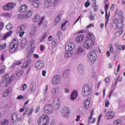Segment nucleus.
Instances as JSON below:
<instances>
[{
    "label": "nucleus",
    "instance_id": "20",
    "mask_svg": "<svg viewBox=\"0 0 125 125\" xmlns=\"http://www.w3.org/2000/svg\"><path fill=\"white\" fill-rule=\"evenodd\" d=\"M51 4H52V0H45L44 2V7L48 8L51 6Z\"/></svg>",
    "mask_w": 125,
    "mask_h": 125
},
{
    "label": "nucleus",
    "instance_id": "64",
    "mask_svg": "<svg viewBox=\"0 0 125 125\" xmlns=\"http://www.w3.org/2000/svg\"><path fill=\"white\" fill-rule=\"evenodd\" d=\"M76 118H77L75 119L76 122H79L81 120V115H77Z\"/></svg>",
    "mask_w": 125,
    "mask_h": 125
},
{
    "label": "nucleus",
    "instance_id": "16",
    "mask_svg": "<svg viewBox=\"0 0 125 125\" xmlns=\"http://www.w3.org/2000/svg\"><path fill=\"white\" fill-rule=\"evenodd\" d=\"M37 86V84H36V83L35 82H32L30 86L29 87V92L30 93H33L36 90V87Z\"/></svg>",
    "mask_w": 125,
    "mask_h": 125
},
{
    "label": "nucleus",
    "instance_id": "41",
    "mask_svg": "<svg viewBox=\"0 0 125 125\" xmlns=\"http://www.w3.org/2000/svg\"><path fill=\"white\" fill-rule=\"evenodd\" d=\"M124 23L122 22L118 23L116 24V27L117 29H124Z\"/></svg>",
    "mask_w": 125,
    "mask_h": 125
},
{
    "label": "nucleus",
    "instance_id": "33",
    "mask_svg": "<svg viewBox=\"0 0 125 125\" xmlns=\"http://www.w3.org/2000/svg\"><path fill=\"white\" fill-rule=\"evenodd\" d=\"M113 125H123V121L121 119H116L114 121Z\"/></svg>",
    "mask_w": 125,
    "mask_h": 125
},
{
    "label": "nucleus",
    "instance_id": "15",
    "mask_svg": "<svg viewBox=\"0 0 125 125\" xmlns=\"http://www.w3.org/2000/svg\"><path fill=\"white\" fill-rule=\"evenodd\" d=\"M36 32H37V26L34 25L31 27V30L29 33V37L33 39L34 36L36 35Z\"/></svg>",
    "mask_w": 125,
    "mask_h": 125
},
{
    "label": "nucleus",
    "instance_id": "56",
    "mask_svg": "<svg viewBox=\"0 0 125 125\" xmlns=\"http://www.w3.org/2000/svg\"><path fill=\"white\" fill-rule=\"evenodd\" d=\"M90 5V3L89 2V0H87V1L84 3V6L86 8Z\"/></svg>",
    "mask_w": 125,
    "mask_h": 125
},
{
    "label": "nucleus",
    "instance_id": "61",
    "mask_svg": "<svg viewBox=\"0 0 125 125\" xmlns=\"http://www.w3.org/2000/svg\"><path fill=\"white\" fill-rule=\"evenodd\" d=\"M4 26V23L2 21H0V31L3 29V26Z\"/></svg>",
    "mask_w": 125,
    "mask_h": 125
},
{
    "label": "nucleus",
    "instance_id": "31",
    "mask_svg": "<svg viewBox=\"0 0 125 125\" xmlns=\"http://www.w3.org/2000/svg\"><path fill=\"white\" fill-rule=\"evenodd\" d=\"M89 104H90V100L87 99L85 101L83 102L84 107L85 109H88L89 107Z\"/></svg>",
    "mask_w": 125,
    "mask_h": 125
},
{
    "label": "nucleus",
    "instance_id": "27",
    "mask_svg": "<svg viewBox=\"0 0 125 125\" xmlns=\"http://www.w3.org/2000/svg\"><path fill=\"white\" fill-rule=\"evenodd\" d=\"M83 40H84V36L83 35H79L77 37L76 39V42H83Z\"/></svg>",
    "mask_w": 125,
    "mask_h": 125
},
{
    "label": "nucleus",
    "instance_id": "6",
    "mask_svg": "<svg viewBox=\"0 0 125 125\" xmlns=\"http://www.w3.org/2000/svg\"><path fill=\"white\" fill-rule=\"evenodd\" d=\"M61 76L59 75L55 76L52 80V84L53 85H57L61 83Z\"/></svg>",
    "mask_w": 125,
    "mask_h": 125
},
{
    "label": "nucleus",
    "instance_id": "39",
    "mask_svg": "<svg viewBox=\"0 0 125 125\" xmlns=\"http://www.w3.org/2000/svg\"><path fill=\"white\" fill-rule=\"evenodd\" d=\"M70 75V72L69 69L65 70L63 73V78H68Z\"/></svg>",
    "mask_w": 125,
    "mask_h": 125
},
{
    "label": "nucleus",
    "instance_id": "11",
    "mask_svg": "<svg viewBox=\"0 0 125 125\" xmlns=\"http://www.w3.org/2000/svg\"><path fill=\"white\" fill-rule=\"evenodd\" d=\"M35 67L37 70H41L44 68V64L42 60L38 61L35 64Z\"/></svg>",
    "mask_w": 125,
    "mask_h": 125
},
{
    "label": "nucleus",
    "instance_id": "3",
    "mask_svg": "<svg viewBox=\"0 0 125 125\" xmlns=\"http://www.w3.org/2000/svg\"><path fill=\"white\" fill-rule=\"evenodd\" d=\"M12 81L11 77H9L8 74H4L2 77V83H6L5 86H8V85L11 83Z\"/></svg>",
    "mask_w": 125,
    "mask_h": 125
},
{
    "label": "nucleus",
    "instance_id": "42",
    "mask_svg": "<svg viewBox=\"0 0 125 125\" xmlns=\"http://www.w3.org/2000/svg\"><path fill=\"white\" fill-rule=\"evenodd\" d=\"M40 15H36L34 16V18L33 19V21L34 22H39V20H40Z\"/></svg>",
    "mask_w": 125,
    "mask_h": 125
},
{
    "label": "nucleus",
    "instance_id": "49",
    "mask_svg": "<svg viewBox=\"0 0 125 125\" xmlns=\"http://www.w3.org/2000/svg\"><path fill=\"white\" fill-rule=\"evenodd\" d=\"M55 104L57 107L56 109H59V107H60V104H61L60 100L58 99L57 101L56 102Z\"/></svg>",
    "mask_w": 125,
    "mask_h": 125
},
{
    "label": "nucleus",
    "instance_id": "18",
    "mask_svg": "<svg viewBox=\"0 0 125 125\" xmlns=\"http://www.w3.org/2000/svg\"><path fill=\"white\" fill-rule=\"evenodd\" d=\"M77 97H78V92L76 90H74L71 94L70 99L72 100V101H74V100L77 99Z\"/></svg>",
    "mask_w": 125,
    "mask_h": 125
},
{
    "label": "nucleus",
    "instance_id": "22",
    "mask_svg": "<svg viewBox=\"0 0 125 125\" xmlns=\"http://www.w3.org/2000/svg\"><path fill=\"white\" fill-rule=\"evenodd\" d=\"M73 55H74V52H73V51L66 50L64 57H65V58H68L69 57H72Z\"/></svg>",
    "mask_w": 125,
    "mask_h": 125
},
{
    "label": "nucleus",
    "instance_id": "35",
    "mask_svg": "<svg viewBox=\"0 0 125 125\" xmlns=\"http://www.w3.org/2000/svg\"><path fill=\"white\" fill-rule=\"evenodd\" d=\"M95 37L93 36V34L92 33H88L87 36V39L89 40V41L92 40L93 42H94V39Z\"/></svg>",
    "mask_w": 125,
    "mask_h": 125
},
{
    "label": "nucleus",
    "instance_id": "12",
    "mask_svg": "<svg viewBox=\"0 0 125 125\" xmlns=\"http://www.w3.org/2000/svg\"><path fill=\"white\" fill-rule=\"evenodd\" d=\"M30 2L34 8H38L41 5V0H31Z\"/></svg>",
    "mask_w": 125,
    "mask_h": 125
},
{
    "label": "nucleus",
    "instance_id": "13",
    "mask_svg": "<svg viewBox=\"0 0 125 125\" xmlns=\"http://www.w3.org/2000/svg\"><path fill=\"white\" fill-rule=\"evenodd\" d=\"M115 112L113 111H110L107 112L105 115V118L107 119V120H111V119H113L114 117H115Z\"/></svg>",
    "mask_w": 125,
    "mask_h": 125
},
{
    "label": "nucleus",
    "instance_id": "32",
    "mask_svg": "<svg viewBox=\"0 0 125 125\" xmlns=\"http://www.w3.org/2000/svg\"><path fill=\"white\" fill-rule=\"evenodd\" d=\"M11 92V88L10 87L8 88L4 92L3 96L4 97H7L8 95Z\"/></svg>",
    "mask_w": 125,
    "mask_h": 125
},
{
    "label": "nucleus",
    "instance_id": "43",
    "mask_svg": "<svg viewBox=\"0 0 125 125\" xmlns=\"http://www.w3.org/2000/svg\"><path fill=\"white\" fill-rule=\"evenodd\" d=\"M24 73V71L22 70H19V71H17L16 73V76L18 77V78H19V77H21V76H22L23 75V73Z\"/></svg>",
    "mask_w": 125,
    "mask_h": 125
},
{
    "label": "nucleus",
    "instance_id": "40",
    "mask_svg": "<svg viewBox=\"0 0 125 125\" xmlns=\"http://www.w3.org/2000/svg\"><path fill=\"white\" fill-rule=\"evenodd\" d=\"M90 20L91 21H94L95 20V15H93V12H91L89 14V17Z\"/></svg>",
    "mask_w": 125,
    "mask_h": 125
},
{
    "label": "nucleus",
    "instance_id": "28",
    "mask_svg": "<svg viewBox=\"0 0 125 125\" xmlns=\"http://www.w3.org/2000/svg\"><path fill=\"white\" fill-rule=\"evenodd\" d=\"M83 52H84V48L83 46H79L77 48L76 50L77 54H82Z\"/></svg>",
    "mask_w": 125,
    "mask_h": 125
},
{
    "label": "nucleus",
    "instance_id": "37",
    "mask_svg": "<svg viewBox=\"0 0 125 125\" xmlns=\"http://www.w3.org/2000/svg\"><path fill=\"white\" fill-rule=\"evenodd\" d=\"M62 16L61 14H59L56 17L55 21V24H56V25L60 22Z\"/></svg>",
    "mask_w": 125,
    "mask_h": 125
},
{
    "label": "nucleus",
    "instance_id": "8",
    "mask_svg": "<svg viewBox=\"0 0 125 125\" xmlns=\"http://www.w3.org/2000/svg\"><path fill=\"white\" fill-rule=\"evenodd\" d=\"M70 109L69 107H64L62 110V115L64 118H68L70 116Z\"/></svg>",
    "mask_w": 125,
    "mask_h": 125
},
{
    "label": "nucleus",
    "instance_id": "30",
    "mask_svg": "<svg viewBox=\"0 0 125 125\" xmlns=\"http://www.w3.org/2000/svg\"><path fill=\"white\" fill-rule=\"evenodd\" d=\"M20 12H25L26 10L28 9V7H27V5H22L20 8Z\"/></svg>",
    "mask_w": 125,
    "mask_h": 125
},
{
    "label": "nucleus",
    "instance_id": "17",
    "mask_svg": "<svg viewBox=\"0 0 125 125\" xmlns=\"http://www.w3.org/2000/svg\"><path fill=\"white\" fill-rule=\"evenodd\" d=\"M104 7L105 10V19H106V21L105 23V27H106L107 26V23L109 22V17H110V16H108V12H107V9L109 8V5L105 4Z\"/></svg>",
    "mask_w": 125,
    "mask_h": 125
},
{
    "label": "nucleus",
    "instance_id": "14",
    "mask_svg": "<svg viewBox=\"0 0 125 125\" xmlns=\"http://www.w3.org/2000/svg\"><path fill=\"white\" fill-rule=\"evenodd\" d=\"M75 44L73 43H68L65 45V50H69L72 51L75 49Z\"/></svg>",
    "mask_w": 125,
    "mask_h": 125
},
{
    "label": "nucleus",
    "instance_id": "62",
    "mask_svg": "<svg viewBox=\"0 0 125 125\" xmlns=\"http://www.w3.org/2000/svg\"><path fill=\"white\" fill-rule=\"evenodd\" d=\"M47 90H48V87L47 85H45V89L44 90V94H46L47 92Z\"/></svg>",
    "mask_w": 125,
    "mask_h": 125
},
{
    "label": "nucleus",
    "instance_id": "21",
    "mask_svg": "<svg viewBox=\"0 0 125 125\" xmlns=\"http://www.w3.org/2000/svg\"><path fill=\"white\" fill-rule=\"evenodd\" d=\"M32 62V60L31 59H27L26 62H25L22 66V69H26L28 66H30V64H31Z\"/></svg>",
    "mask_w": 125,
    "mask_h": 125
},
{
    "label": "nucleus",
    "instance_id": "5",
    "mask_svg": "<svg viewBox=\"0 0 125 125\" xmlns=\"http://www.w3.org/2000/svg\"><path fill=\"white\" fill-rule=\"evenodd\" d=\"M87 58L89 61L93 63V62L96 60V58H97V55H96L95 52L91 51L87 54Z\"/></svg>",
    "mask_w": 125,
    "mask_h": 125
},
{
    "label": "nucleus",
    "instance_id": "38",
    "mask_svg": "<svg viewBox=\"0 0 125 125\" xmlns=\"http://www.w3.org/2000/svg\"><path fill=\"white\" fill-rule=\"evenodd\" d=\"M12 31H10L9 32H7V33L5 34V35L3 36V40H5L6 39H7L8 37H10L11 35H12Z\"/></svg>",
    "mask_w": 125,
    "mask_h": 125
},
{
    "label": "nucleus",
    "instance_id": "54",
    "mask_svg": "<svg viewBox=\"0 0 125 125\" xmlns=\"http://www.w3.org/2000/svg\"><path fill=\"white\" fill-rule=\"evenodd\" d=\"M26 88H27V84H25L22 85L21 87V90H22V91H24V90H26Z\"/></svg>",
    "mask_w": 125,
    "mask_h": 125
},
{
    "label": "nucleus",
    "instance_id": "19",
    "mask_svg": "<svg viewBox=\"0 0 125 125\" xmlns=\"http://www.w3.org/2000/svg\"><path fill=\"white\" fill-rule=\"evenodd\" d=\"M18 119V113H13L11 116V123H16Z\"/></svg>",
    "mask_w": 125,
    "mask_h": 125
},
{
    "label": "nucleus",
    "instance_id": "2",
    "mask_svg": "<svg viewBox=\"0 0 125 125\" xmlns=\"http://www.w3.org/2000/svg\"><path fill=\"white\" fill-rule=\"evenodd\" d=\"M91 92V87L89 85H85L83 86L82 90V94L84 97H86L90 94Z\"/></svg>",
    "mask_w": 125,
    "mask_h": 125
},
{
    "label": "nucleus",
    "instance_id": "55",
    "mask_svg": "<svg viewBox=\"0 0 125 125\" xmlns=\"http://www.w3.org/2000/svg\"><path fill=\"white\" fill-rule=\"evenodd\" d=\"M118 49H119V50H125V45H123V46L122 45H118Z\"/></svg>",
    "mask_w": 125,
    "mask_h": 125
},
{
    "label": "nucleus",
    "instance_id": "51",
    "mask_svg": "<svg viewBox=\"0 0 125 125\" xmlns=\"http://www.w3.org/2000/svg\"><path fill=\"white\" fill-rule=\"evenodd\" d=\"M35 44V42L32 41L29 44L31 50H35V47L34 45Z\"/></svg>",
    "mask_w": 125,
    "mask_h": 125
},
{
    "label": "nucleus",
    "instance_id": "7",
    "mask_svg": "<svg viewBox=\"0 0 125 125\" xmlns=\"http://www.w3.org/2000/svg\"><path fill=\"white\" fill-rule=\"evenodd\" d=\"M18 48V42L14 43V42H12L9 47V52L10 53H12V52H14Z\"/></svg>",
    "mask_w": 125,
    "mask_h": 125
},
{
    "label": "nucleus",
    "instance_id": "52",
    "mask_svg": "<svg viewBox=\"0 0 125 125\" xmlns=\"http://www.w3.org/2000/svg\"><path fill=\"white\" fill-rule=\"evenodd\" d=\"M6 43H4L3 44L0 45V50L6 48Z\"/></svg>",
    "mask_w": 125,
    "mask_h": 125
},
{
    "label": "nucleus",
    "instance_id": "60",
    "mask_svg": "<svg viewBox=\"0 0 125 125\" xmlns=\"http://www.w3.org/2000/svg\"><path fill=\"white\" fill-rule=\"evenodd\" d=\"M58 3H59L58 1L55 0L52 3V5H53V6H54V7H55V6H56V5H57V4H58Z\"/></svg>",
    "mask_w": 125,
    "mask_h": 125
},
{
    "label": "nucleus",
    "instance_id": "1",
    "mask_svg": "<svg viewBox=\"0 0 125 125\" xmlns=\"http://www.w3.org/2000/svg\"><path fill=\"white\" fill-rule=\"evenodd\" d=\"M39 125H48L49 124V117L47 115L40 117L38 120Z\"/></svg>",
    "mask_w": 125,
    "mask_h": 125
},
{
    "label": "nucleus",
    "instance_id": "58",
    "mask_svg": "<svg viewBox=\"0 0 125 125\" xmlns=\"http://www.w3.org/2000/svg\"><path fill=\"white\" fill-rule=\"evenodd\" d=\"M33 51H34V50H31V52L27 53V56L28 58H30V57H32V56H33Z\"/></svg>",
    "mask_w": 125,
    "mask_h": 125
},
{
    "label": "nucleus",
    "instance_id": "57",
    "mask_svg": "<svg viewBox=\"0 0 125 125\" xmlns=\"http://www.w3.org/2000/svg\"><path fill=\"white\" fill-rule=\"evenodd\" d=\"M62 32L58 31L57 33L56 36H57V37H58V38H59V39H60V38H61V37H62Z\"/></svg>",
    "mask_w": 125,
    "mask_h": 125
},
{
    "label": "nucleus",
    "instance_id": "48",
    "mask_svg": "<svg viewBox=\"0 0 125 125\" xmlns=\"http://www.w3.org/2000/svg\"><path fill=\"white\" fill-rule=\"evenodd\" d=\"M8 124H9V122H8V120H4L0 123V125H8Z\"/></svg>",
    "mask_w": 125,
    "mask_h": 125
},
{
    "label": "nucleus",
    "instance_id": "29",
    "mask_svg": "<svg viewBox=\"0 0 125 125\" xmlns=\"http://www.w3.org/2000/svg\"><path fill=\"white\" fill-rule=\"evenodd\" d=\"M34 111V108H32L30 110L26 109V111L23 112V116H25L26 114L28 115L29 117L32 115V113H33V111Z\"/></svg>",
    "mask_w": 125,
    "mask_h": 125
},
{
    "label": "nucleus",
    "instance_id": "53",
    "mask_svg": "<svg viewBox=\"0 0 125 125\" xmlns=\"http://www.w3.org/2000/svg\"><path fill=\"white\" fill-rule=\"evenodd\" d=\"M13 26H12V24L11 23H9L6 26V28L7 30H11Z\"/></svg>",
    "mask_w": 125,
    "mask_h": 125
},
{
    "label": "nucleus",
    "instance_id": "47",
    "mask_svg": "<svg viewBox=\"0 0 125 125\" xmlns=\"http://www.w3.org/2000/svg\"><path fill=\"white\" fill-rule=\"evenodd\" d=\"M18 19L22 20V19H25V15L23 14H20L18 16Z\"/></svg>",
    "mask_w": 125,
    "mask_h": 125
},
{
    "label": "nucleus",
    "instance_id": "59",
    "mask_svg": "<svg viewBox=\"0 0 125 125\" xmlns=\"http://www.w3.org/2000/svg\"><path fill=\"white\" fill-rule=\"evenodd\" d=\"M44 17H42L40 20V22L38 23V26H41L42 24V22L43 21V20H44Z\"/></svg>",
    "mask_w": 125,
    "mask_h": 125
},
{
    "label": "nucleus",
    "instance_id": "24",
    "mask_svg": "<svg viewBox=\"0 0 125 125\" xmlns=\"http://www.w3.org/2000/svg\"><path fill=\"white\" fill-rule=\"evenodd\" d=\"M25 29H26V26L24 25H21V26L18 27L16 32L17 34H19L21 31H25Z\"/></svg>",
    "mask_w": 125,
    "mask_h": 125
},
{
    "label": "nucleus",
    "instance_id": "63",
    "mask_svg": "<svg viewBox=\"0 0 125 125\" xmlns=\"http://www.w3.org/2000/svg\"><path fill=\"white\" fill-rule=\"evenodd\" d=\"M93 5H95L94 8V11H97V10L98 9L99 7L98 5H96V4L93 3Z\"/></svg>",
    "mask_w": 125,
    "mask_h": 125
},
{
    "label": "nucleus",
    "instance_id": "23",
    "mask_svg": "<svg viewBox=\"0 0 125 125\" xmlns=\"http://www.w3.org/2000/svg\"><path fill=\"white\" fill-rule=\"evenodd\" d=\"M33 15V11L32 10H29L25 15H24V19H28L32 17Z\"/></svg>",
    "mask_w": 125,
    "mask_h": 125
},
{
    "label": "nucleus",
    "instance_id": "9",
    "mask_svg": "<svg viewBox=\"0 0 125 125\" xmlns=\"http://www.w3.org/2000/svg\"><path fill=\"white\" fill-rule=\"evenodd\" d=\"M16 6V4L13 2H10L5 5L3 7L4 10H11Z\"/></svg>",
    "mask_w": 125,
    "mask_h": 125
},
{
    "label": "nucleus",
    "instance_id": "46",
    "mask_svg": "<svg viewBox=\"0 0 125 125\" xmlns=\"http://www.w3.org/2000/svg\"><path fill=\"white\" fill-rule=\"evenodd\" d=\"M118 16L120 17V19H121V22L123 23V22L125 21L124 20V18L123 16V12H120L118 14Z\"/></svg>",
    "mask_w": 125,
    "mask_h": 125
},
{
    "label": "nucleus",
    "instance_id": "36",
    "mask_svg": "<svg viewBox=\"0 0 125 125\" xmlns=\"http://www.w3.org/2000/svg\"><path fill=\"white\" fill-rule=\"evenodd\" d=\"M60 89L59 87H55L52 90V95H56L60 91Z\"/></svg>",
    "mask_w": 125,
    "mask_h": 125
},
{
    "label": "nucleus",
    "instance_id": "44",
    "mask_svg": "<svg viewBox=\"0 0 125 125\" xmlns=\"http://www.w3.org/2000/svg\"><path fill=\"white\" fill-rule=\"evenodd\" d=\"M123 32H124V30H118L117 31H116V32H115V36H116V37H119V36H121V35H122V34H123Z\"/></svg>",
    "mask_w": 125,
    "mask_h": 125
},
{
    "label": "nucleus",
    "instance_id": "50",
    "mask_svg": "<svg viewBox=\"0 0 125 125\" xmlns=\"http://www.w3.org/2000/svg\"><path fill=\"white\" fill-rule=\"evenodd\" d=\"M66 24H67V21L64 22L62 24L61 26V29L62 31H65L66 30V27H65L66 26Z\"/></svg>",
    "mask_w": 125,
    "mask_h": 125
},
{
    "label": "nucleus",
    "instance_id": "45",
    "mask_svg": "<svg viewBox=\"0 0 125 125\" xmlns=\"http://www.w3.org/2000/svg\"><path fill=\"white\" fill-rule=\"evenodd\" d=\"M6 69V67L4 65H1L0 68V74H3L4 73V70Z\"/></svg>",
    "mask_w": 125,
    "mask_h": 125
},
{
    "label": "nucleus",
    "instance_id": "25",
    "mask_svg": "<svg viewBox=\"0 0 125 125\" xmlns=\"http://www.w3.org/2000/svg\"><path fill=\"white\" fill-rule=\"evenodd\" d=\"M83 69H84V66L83 65L80 64L78 66V72L79 74H83Z\"/></svg>",
    "mask_w": 125,
    "mask_h": 125
},
{
    "label": "nucleus",
    "instance_id": "34",
    "mask_svg": "<svg viewBox=\"0 0 125 125\" xmlns=\"http://www.w3.org/2000/svg\"><path fill=\"white\" fill-rule=\"evenodd\" d=\"M27 39L25 37H23L21 39V44L22 45V46H25V45H27Z\"/></svg>",
    "mask_w": 125,
    "mask_h": 125
},
{
    "label": "nucleus",
    "instance_id": "10",
    "mask_svg": "<svg viewBox=\"0 0 125 125\" xmlns=\"http://www.w3.org/2000/svg\"><path fill=\"white\" fill-rule=\"evenodd\" d=\"M53 106L50 104L46 105L44 108V112L46 114H51L53 112Z\"/></svg>",
    "mask_w": 125,
    "mask_h": 125
},
{
    "label": "nucleus",
    "instance_id": "26",
    "mask_svg": "<svg viewBox=\"0 0 125 125\" xmlns=\"http://www.w3.org/2000/svg\"><path fill=\"white\" fill-rule=\"evenodd\" d=\"M1 17H5L6 18H10L12 16L11 13H2L0 14Z\"/></svg>",
    "mask_w": 125,
    "mask_h": 125
},
{
    "label": "nucleus",
    "instance_id": "4",
    "mask_svg": "<svg viewBox=\"0 0 125 125\" xmlns=\"http://www.w3.org/2000/svg\"><path fill=\"white\" fill-rule=\"evenodd\" d=\"M84 47L86 49L89 50L92 48L93 45H94V41L92 40H86L84 42Z\"/></svg>",
    "mask_w": 125,
    "mask_h": 125
}]
</instances>
